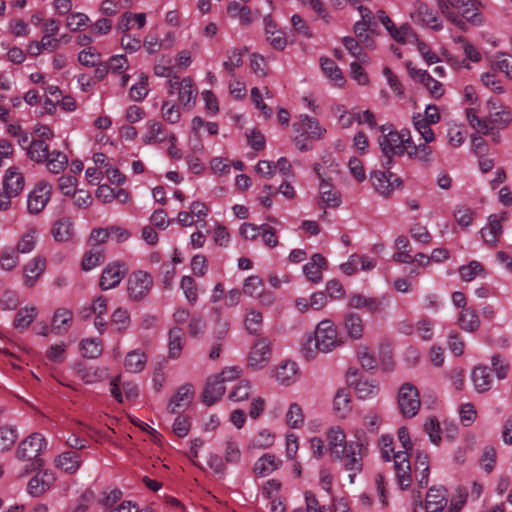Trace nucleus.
Returning <instances> with one entry per match:
<instances>
[{
	"mask_svg": "<svg viewBox=\"0 0 512 512\" xmlns=\"http://www.w3.org/2000/svg\"><path fill=\"white\" fill-rule=\"evenodd\" d=\"M409 261H401L403 264L402 271L404 274L408 276H416L420 274V270L425 268L430 264V259L427 258V260L424 262L422 260H419L417 258H409Z\"/></svg>",
	"mask_w": 512,
	"mask_h": 512,
	"instance_id": "63",
	"label": "nucleus"
},
{
	"mask_svg": "<svg viewBox=\"0 0 512 512\" xmlns=\"http://www.w3.org/2000/svg\"><path fill=\"white\" fill-rule=\"evenodd\" d=\"M128 268L124 262L116 261L108 265L100 278L99 286L101 290L106 291L115 288L126 276Z\"/></svg>",
	"mask_w": 512,
	"mask_h": 512,
	"instance_id": "10",
	"label": "nucleus"
},
{
	"mask_svg": "<svg viewBox=\"0 0 512 512\" xmlns=\"http://www.w3.org/2000/svg\"><path fill=\"white\" fill-rule=\"evenodd\" d=\"M152 285L153 279L148 273L143 271L132 273L128 279L129 297L134 301L143 299L147 296Z\"/></svg>",
	"mask_w": 512,
	"mask_h": 512,
	"instance_id": "6",
	"label": "nucleus"
},
{
	"mask_svg": "<svg viewBox=\"0 0 512 512\" xmlns=\"http://www.w3.org/2000/svg\"><path fill=\"white\" fill-rule=\"evenodd\" d=\"M321 68L323 73L329 77L336 86L341 87L345 83V79L341 70L336 63L329 58H321Z\"/></svg>",
	"mask_w": 512,
	"mask_h": 512,
	"instance_id": "41",
	"label": "nucleus"
},
{
	"mask_svg": "<svg viewBox=\"0 0 512 512\" xmlns=\"http://www.w3.org/2000/svg\"><path fill=\"white\" fill-rule=\"evenodd\" d=\"M384 298L367 297L360 293H352L348 298V306L353 309H365L373 314L383 310Z\"/></svg>",
	"mask_w": 512,
	"mask_h": 512,
	"instance_id": "14",
	"label": "nucleus"
},
{
	"mask_svg": "<svg viewBox=\"0 0 512 512\" xmlns=\"http://www.w3.org/2000/svg\"><path fill=\"white\" fill-rule=\"evenodd\" d=\"M271 343L267 338L258 339L251 347L248 366L254 370L262 369L271 356Z\"/></svg>",
	"mask_w": 512,
	"mask_h": 512,
	"instance_id": "9",
	"label": "nucleus"
},
{
	"mask_svg": "<svg viewBox=\"0 0 512 512\" xmlns=\"http://www.w3.org/2000/svg\"><path fill=\"white\" fill-rule=\"evenodd\" d=\"M224 393L223 383L216 376L209 377L202 393L203 402L210 406L218 401Z\"/></svg>",
	"mask_w": 512,
	"mask_h": 512,
	"instance_id": "24",
	"label": "nucleus"
},
{
	"mask_svg": "<svg viewBox=\"0 0 512 512\" xmlns=\"http://www.w3.org/2000/svg\"><path fill=\"white\" fill-rule=\"evenodd\" d=\"M506 213L502 214V217L497 215H490L488 218V224L483 227L480 231L481 237L484 242L489 246H494L499 240L502 234V220L506 219Z\"/></svg>",
	"mask_w": 512,
	"mask_h": 512,
	"instance_id": "16",
	"label": "nucleus"
},
{
	"mask_svg": "<svg viewBox=\"0 0 512 512\" xmlns=\"http://www.w3.org/2000/svg\"><path fill=\"white\" fill-rule=\"evenodd\" d=\"M487 105L489 107V116L482 119L486 126H491L492 130L506 128L511 122L510 113L506 110L496 111V102L492 100H489Z\"/></svg>",
	"mask_w": 512,
	"mask_h": 512,
	"instance_id": "18",
	"label": "nucleus"
},
{
	"mask_svg": "<svg viewBox=\"0 0 512 512\" xmlns=\"http://www.w3.org/2000/svg\"><path fill=\"white\" fill-rule=\"evenodd\" d=\"M428 143L415 145L411 140L407 145V155L410 158L418 159L421 162L429 163L432 160V149Z\"/></svg>",
	"mask_w": 512,
	"mask_h": 512,
	"instance_id": "42",
	"label": "nucleus"
},
{
	"mask_svg": "<svg viewBox=\"0 0 512 512\" xmlns=\"http://www.w3.org/2000/svg\"><path fill=\"white\" fill-rule=\"evenodd\" d=\"M375 28L362 22H356L353 26V32L356 39L361 42L365 48L373 49L375 42L373 39Z\"/></svg>",
	"mask_w": 512,
	"mask_h": 512,
	"instance_id": "37",
	"label": "nucleus"
},
{
	"mask_svg": "<svg viewBox=\"0 0 512 512\" xmlns=\"http://www.w3.org/2000/svg\"><path fill=\"white\" fill-rule=\"evenodd\" d=\"M56 467L67 473H75L81 464L80 455L76 451L63 452L55 458Z\"/></svg>",
	"mask_w": 512,
	"mask_h": 512,
	"instance_id": "30",
	"label": "nucleus"
},
{
	"mask_svg": "<svg viewBox=\"0 0 512 512\" xmlns=\"http://www.w3.org/2000/svg\"><path fill=\"white\" fill-rule=\"evenodd\" d=\"M227 13L231 18L239 19L241 24H249L252 21L251 10L245 5L232 1L227 6Z\"/></svg>",
	"mask_w": 512,
	"mask_h": 512,
	"instance_id": "45",
	"label": "nucleus"
},
{
	"mask_svg": "<svg viewBox=\"0 0 512 512\" xmlns=\"http://www.w3.org/2000/svg\"><path fill=\"white\" fill-rule=\"evenodd\" d=\"M342 43L353 57L363 63L367 61V54L363 51L359 40L351 36H345L342 39Z\"/></svg>",
	"mask_w": 512,
	"mask_h": 512,
	"instance_id": "51",
	"label": "nucleus"
},
{
	"mask_svg": "<svg viewBox=\"0 0 512 512\" xmlns=\"http://www.w3.org/2000/svg\"><path fill=\"white\" fill-rule=\"evenodd\" d=\"M297 372V364L292 361H286L277 367L276 379L280 384L288 386L295 382Z\"/></svg>",
	"mask_w": 512,
	"mask_h": 512,
	"instance_id": "35",
	"label": "nucleus"
},
{
	"mask_svg": "<svg viewBox=\"0 0 512 512\" xmlns=\"http://www.w3.org/2000/svg\"><path fill=\"white\" fill-rule=\"evenodd\" d=\"M37 229L36 227H29L23 234L17 245V250L20 253H30L36 244Z\"/></svg>",
	"mask_w": 512,
	"mask_h": 512,
	"instance_id": "53",
	"label": "nucleus"
},
{
	"mask_svg": "<svg viewBox=\"0 0 512 512\" xmlns=\"http://www.w3.org/2000/svg\"><path fill=\"white\" fill-rule=\"evenodd\" d=\"M193 395L194 392L191 385L181 386L177 390L176 394L171 398L167 407L168 411L171 414H176L185 410L192 402Z\"/></svg>",
	"mask_w": 512,
	"mask_h": 512,
	"instance_id": "17",
	"label": "nucleus"
},
{
	"mask_svg": "<svg viewBox=\"0 0 512 512\" xmlns=\"http://www.w3.org/2000/svg\"><path fill=\"white\" fill-rule=\"evenodd\" d=\"M493 67L512 79V55L498 53L494 58Z\"/></svg>",
	"mask_w": 512,
	"mask_h": 512,
	"instance_id": "62",
	"label": "nucleus"
},
{
	"mask_svg": "<svg viewBox=\"0 0 512 512\" xmlns=\"http://www.w3.org/2000/svg\"><path fill=\"white\" fill-rule=\"evenodd\" d=\"M45 268V258H31L27 261L23 266L24 284L28 287L34 286Z\"/></svg>",
	"mask_w": 512,
	"mask_h": 512,
	"instance_id": "21",
	"label": "nucleus"
},
{
	"mask_svg": "<svg viewBox=\"0 0 512 512\" xmlns=\"http://www.w3.org/2000/svg\"><path fill=\"white\" fill-rule=\"evenodd\" d=\"M343 344L338 337L336 325L329 319L322 320L317 325L314 336L310 337L303 347L307 359L315 357L316 352L328 353Z\"/></svg>",
	"mask_w": 512,
	"mask_h": 512,
	"instance_id": "2",
	"label": "nucleus"
},
{
	"mask_svg": "<svg viewBox=\"0 0 512 512\" xmlns=\"http://www.w3.org/2000/svg\"><path fill=\"white\" fill-rule=\"evenodd\" d=\"M52 186L45 181H40L30 192L27 208L31 214L40 213L51 198Z\"/></svg>",
	"mask_w": 512,
	"mask_h": 512,
	"instance_id": "7",
	"label": "nucleus"
},
{
	"mask_svg": "<svg viewBox=\"0 0 512 512\" xmlns=\"http://www.w3.org/2000/svg\"><path fill=\"white\" fill-rule=\"evenodd\" d=\"M76 373L81 380L88 384L100 381L104 377L102 370L92 366L79 365Z\"/></svg>",
	"mask_w": 512,
	"mask_h": 512,
	"instance_id": "50",
	"label": "nucleus"
},
{
	"mask_svg": "<svg viewBox=\"0 0 512 512\" xmlns=\"http://www.w3.org/2000/svg\"><path fill=\"white\" fill-rule=\"evenodd\" d=\"M263 324V316L262 313L255 310L250 309L247 311L245 317V328L246 330L252 334L257 335L260 333Z\"/></svg>",
	"mask_w": 512,
	"mask_h": 512,
	"instance_id": "49",
	"label": "nucleus"
},
{
	"mask_svg": "<svg viewBox=\"0 0 512 512\" xmlns=\"http://www.w3.org/2000/svg\"><path fill=\"white\" fill-rule=\"evenodd\" d=\"M129 94L134 101H142L148 94V76L141 74L138 83L130 88Z\"/></svg>",
	"mask_w": 512,
	"mask_h": 512,
	"instance_id": "61",
	"label": "nucleus"
},
{
	"mask_svg": "<svg viewBox=\"0 0 512 512\" xmlns=\"http://www.w3.org/2000/svg\"><path fill=\"white\" fill-rule=\"evenodd\" d=\"M447 504L446 489L430 488L426 496V511L427 512H441Z\"/></svg>",
	"mask_w": 512,
	"mask_h": 512,
	"instance_id": "29",
	"label": "nucleus"
},
{
	"mask_svg": "<svg viewBox=\"0 0 512 512\" xmlns=\"http://www.w3.org/2000/svg\"><path fill=\"white\" fill-rule=\"evenodd\" d=\"M363 444L359 442H350L348 449L344 453V457L340 460H344V466L346 470L353 471L354 474L362 470V457L361 451Z\"/></svg>",
	"mask_w": 512,
	"mask_h": 512,
	"instance_id": "20",
	"label": "nucleus"
},
{
	"mask_svg": "<svg viewBox=\"0 0 512 512\" xmlns=\"http://www.w3.org/2000/svg\"><path fill=\"white\" fill-rule=\"evenodd\" d=\"M282 465V461L275 455L266 453L261 456L254 464L253 471L259 477H265Z\"/></svg>",
	"mask_w": 512,
	"mask_h": 512,
	"instance_id": "26",
	"label": "nucleus"
},
{
	"mask_svg": "<svg viewBox=\"0 0 512 512\" xmlns=\"http://www.w3.org/2000/svg\"><path fill=\"white\" fill-rule=\"evenodd\" d=\"M467 121L469 125L478 133L491 136L493 143L497 144L501 140V135L498 129H493L491 126H486L482 118L478 117L474 109L466 110Z\"/></svg>",
	"mask_w": 512,
	"mask_h": 512,
	"instance_id": "22",
	"label": "nucleus"
},
{
	"mask_svg": "<svg viewBox=\"0 0 512 512\" xmlns=\"http://www.w3.org/2000/svg\"><path fill=\"white\" fill-rule=\"evenodd\" d=\"M185 345V333L180 327H172L168 332V356L177 359Z\"/></svg>",
	"mask_w": 512,
	"mask_h": 512,
	"instance_id": "28",
	"label": "nucleus"
},
{
	"mask_svg": "<svg viewBox=\"0 0 512 512\" xmlns=\"http://www.w3.org/2000/svg\"><path fill=\"white\" fill-rule=\"evenodd\" d=\"M111 323L116 326L118 332L125 331L130 323L128 311L121 307L117 308L111 316Z\"/></svg>",
	"mask_w": 512,
	"mask_h": 512,
	"instance_id": "64",
	"label": "nucleus"
},
{
	"mask_svg": "<svg viewBox=\"0 0 512 512\" xmlns=\"http://www.w3.org/2000/svg\"><path fill=\"white\" fill-rule=\"evenodd\" d=\"M438 7L441 14L462 31L467 30L468 24H482L476 0H438Z\"/></svg>",
	"mask_w": 512,
	"mask_h": 512,
	"instance_id": "1",
	"label": "nucleus"
},
{
	"mask_svg": "<svg viewBox=\"0 0 512 512\" xmlns=\"http://www.w3.org/2000/svg\"><path fill=\"white\" fill-rule=\"evenodd\" d=\"M397 405L400 413L406 418L417 415L420 406L419 391L411 383H404L398 390Z\"/></svg>",
	"mask_w": 512,
	"mask_h": 512,
	"instance_id": "5",
	"label": "nucleus"
},
{
	"mask_svg": "<svg viewBox=\"0 0 512 512\" xmlns=\"http://www.w3.org/2000/svg\"><path fill=\"white\" fill-rule=\"evenodd\" d=\"M49 152V147L43 140L33 139L28 145V157L36 163L45 162Z\"/></svg>",
	"mask_w": 512,
	"mask_h": 512,
	"instance_id": "40",
	"label": "nucleus"
},
{
	"mask_svg": "<svg viewBox=\"0 0 512 512\" xmlns=\"http://www.w3.org/2000/svg\"><path fill=\"white\" fill-rule=\"evenodd\" d=\"M46 445V440L40 433H32L19 443L17 458L29 462L27 470L39 469L43 466V460L39 456Z\"/></svg>",
	"mask_w": 512,
	"mask_h": 512,
	"instance_id": "4",
	"label": "nucleus"
},
{
	"mask_svg": "<svg viewBox=\"0 0 512 512\" xmlns=\"http://www.w3.org/2000/svg\"><path fill=\"white\" fill-rule=\"evenodd\" d=\"M411 17L414 21L421 22L435 31H439L443 27L436 12L421 0L415 1Z\"/></svg>",
	"mask_w": 512,
	"mask_h": 512,
	"instance_id": "13",
	"label": "nucleus"
},
{
	"mask_svg": "<svg viewBox=\"0 0 512 512\" xmlns=\"http://www.w3.org/2000/svg\"><path fill=\"white\" fill-rule=\"evenodd\" d=\"M389 34L395 41L401 44H405L413 39H416V34L407 24L401 25L399 28L394 25L393 28L389 31Z\"/></svg>",
	"mask_w": 512,
	"mask_h": 512,
	"instance_id": "56",
	"label": "nucleus"
},
{
	"mask_svg": "<svg viewBox=\"0 0 512 512\" xmlns=\"http://www.w3.org/2000/svg\"><path fill=\"white\" fill-rule=\"evenodd\" d=\"M382 135L379 137V145L383 154L382 167L390 168L392 158L396 155L407 153L408 142L411 141L409 132L389 131L385 134V127H381Z\"/></svg>",
	"mask_w": 512,
	"mask_h": 512,
	"instance_id": "3",
	"label": "nucleus"
},
{
	"mask_svg": "<svg viewBox=\"0 0 512 512\" xmlns=\"http://www.w3.org/2000/svg\"><path fill=\"white\" fill-rule=\"evenodd\" d=\"M393 460L397 482L400 489H409L412 483V476L408 453L406 451H398L393 455Z\"/></svg>",
	"mask_w": 512,
	"mask_h": 512,
	"instance_id": "12",
	"label": "nucleus"
},
{
	"mask_svg": "<svg viewBox=\"0 0 512 512\" xmlns=\"http://www.w3.org/2000/svg\"><path fill=\"white\" fill-rule=\"evenodd\" d=\"M386 171H374L371 174V182L375 190L384 196L390 195L401 184L400 178L385 168Z\"/></svg>",
	"mask_w": 512,
	"mask_h": 512,
	"instance_id": "8",
	"label": "nucleus"
},
{
	"mask_svg": "<svg viewBox=\"0 0 512 512\" xmlns=\"http://www.w3.org/2000/svg\"><path fill=\"white\" fill-rule=\"evenodd\" d=\"M327 258H310V261L303 266V273L312 283L322 281V273L327 270Z\"/></svg>",
	"mask_w": 512,
	"mask_h": 512,
	"instance_id": "25",
	"label": "nucleus"
},
{
	"mask_svg": "<svg viewBox=\"0 0 512 512\" xmlns=\"http://www.w3.org/2000/svg\"><path fill=\"white\" fill-rule=\"evenodd\" d=\"M472 381L477 392L483 393L491 388L492 376L487 366H477L472 371Z\"/></svg>",
	"mask_w": 512,
	"mask_h": 512,
	"instance_id": "32",
	"label": "nucleus"
},
{
	"mask_svg": "<svg viewBox=\"0 0 512 512\" xmlns=\"http://www.w3.org/2000/svg\"><path fill=\"white\" fill-rule=\"evenodd\" d=\"M413 124L415 129L420 133L426 143H430L434 140L435 136L433 130L430 127L431 123L426 121L425 118H422L420 114L413 117Z\"/></svg>",
	"mask_w": 512,
	"mask_h": 512,
	"instance_id": "59",
	"label": "nucleus"
},
{
	"mask_svg": "<svg viewBox=\"0 0 512 512\" xmlns=\"http://www.w3.org/2000/svg\"><path fill=\"white\" fill-rule=\"evenodd\" d=\"M294 127H298L297 131H301L302 134H307V138L316 140L321 139L326 132L315 118L308 115H301L300 122L295 123Z\"/></svg>",
	"mask_w": 512,
	"mask_h": 512,
	"instance_id": "23",
	"label": "nucleus"
},
{
	"mask_svg": "<svg viewBox=\"0 0 512 512\" xmlns=\"http://www.w3.org/2000/svg\"><path fill=\"white\" fill-rule=\"evenodd\" d=\"M38 315L35 306H25L18 310L14 319V327L18 330H26Z\"/></svg>",
	"mask_w": 512,
	"mask_h": 512,
	"instance_id": "36",
	"label": "nucleus"
},
{
	"mask_svg": "<svg viewBox=\"0 0 512 512\" xmlns=\"http://www.w3.org/2000/svg\"><path fill=\"white\" fill-rule=\"evenodd\" d=\"M47 169L54 174H58L65 170L68 165V157L66 154L54 150L49 152V157L45 160Z\"/></svg>",
	"mask_w": 512,
	"mask_h": 512,
	"instance_id": "44",
	"label": "nucleus"
},
{
	"mask_svg": "<svg viewBox=\"0 0 512 512\" xmlns=\"http://www.w3.org/2000/svg\"><path fill=\"white\" fill-rule=\"evenodd\" d=\"M72 222L69 218L57 220L52 228V235L56 241H67L71 236Z\"/></svg>",
	"mask_w": 512,
	"mask_h": 512,
	"instance_id": "48",
	"label": "nucleus"
},
{
	"mask_svg": "<svg viewBox=\"0 0 512 512\" xmlns=\"http://www.w3.org/2000/svg\"><path fill=\"white\" fill-rule=\"evenodd\" d=\"M101 53L94 47L89 46L78 54V61L86 67H93L101 61Z\"/></svg>",
	"mask_w": 512,
	"mask_h": 512,
	"instance_id": "60",
	"label": "nucleus"
},
{
	"mask_svg": "<svg viewBox=\"0 0 512 512\" xmlns=\"http://www.w3.org/2000/svg\"><path fill=\"white\" fill-rule=\"evenodd\" d=\"M24 187V177L15 167H10L4 177L3 190L8 194L17 196Z\"/></svg>",
	"mask_w": 512,
	"mask_h": 512,
	"instance_id": "27",
	"label": "nucleus"
},
{
	"mask_svg": "<svg viewBox=\"0 0 512 512\" xmlns=\"http://www.w3.org/2000/svg\"><path fill=\"white\" fill-rule=\"evenodd\" d=\"M344 328L352 339L362 338L364 325L361 316L355 312H348L344 317Z\"/></svg>",
	"mask_w": 512,
	"mask_h": 512,
	"instance_id": "31",
	"label": "nucleus"
},
{
	"mask_svg": "<svg viewBox=\"0 0 512 512\" xmlns=\"http://www.w3.org/2000/svg\"><path fill=\"white\" fill-rule=\"evenodd\" d=\"M180 288L182 289L188 303L190 305H194L198 299L197 285L195 280L190 276L182 277Z\"/></svg>",
	"mask_w": 512,
	"mask_h": 512,
	"instance_id": "55",
	"label": "nucleus"
},
{
	"mask_svg": "<svg viewBox=\"0 0 512 512\" xmlns=\"http://www.w3.org/2000/svg\"><path fill=\"white\" fill-rule=\"evenodd\" d=\"M408 71L411 78L422 83L433 97L439 98L443 95L444 89L442 84L435 80L426 70L408 67Z\"/></svg>",
	"mask_w": 512,
	"mask_h": 512,
	"instance_id": "15",
	"label": "nucleus"
},
{
	"mask_svg": "<svg viewBox=\"0 0 512 512\" xmlns=\"http://www.w3.org/2000/svg\"><path fill=\"white\" fill-rule=\"evenodd\" d=\"M167 138V134L165 133L163 126L160 122H148V132L144 137V142L146 144L160 143L165 141Z\"/></svg>",
	"mask_w": 512,
	"mask_h": 512,
	"instance_id": "47",
	"label": "nucleus"
},
{
	"mask_svg": "<svg viewBox=\"0 0 512 512\" xmlns=\"http://www.w3.org/2000/svg\"><path fill=\"white\" fill-rule=\"evenodd\" d=\"M80 349L84 357L91 359L97 358L102 353L101 341L95 338L82 340Z\"/></svg>",
	"mask_w": 512,
	"mask_h": 512,
	"instance_id": "54",
	"label": "nucleus"
},
{
	"mask_svg": "<svg viewBox=\"0 0 512 512\" xmlns=\"http://www.w3.org/2000/svg\"><path fill=\"white\" fill-rule=\"evenodd\" d=\"M327 440L331 454L334 455L336 459L344 457V453L348 449L349 443L346 442V436L343 430L338 426L332 427L328 432Z\"/></svg>",
	"mask_w": 512,
	"mask_h": 512,
	"instance_id": "19",
	"label": "nucleus"
},
{
	"mask_svg": "<svg viewBox=\"0 0 512 512\" xmlns=\"http://www.w3.org/2000/svg\"><path fill=\"white\" fill-rule=\"evenodd\" d=\"M304 415L302 408L297 403H292L286 413V423L289 427L296 429L302 426Z\"/></svg>",
	"mask_w": 512,
	"mask_h": 512,
	"instance_id": "58",
	"label": "nucleus"
},
{
	"mask_svg": "<svg viewBox=\"0 0 512 512\" xmlns=\"http://www.w3.org/2000/svg\"><path fill=\"white\" fill-rule=\"evenodd\" d=\"M461 278L464 281H472L475 277L484 274L485 270L483 265L478 261H471L468 265H463L459 268Z\"/></svg>",
	"mask_w": 512,
	"mask_h": 512,
	"instance_id": "57",
	"label": "nucleus"
},
{
	"mask_svg": "<svg viewBox=\"0 0 512 512\" xmlns=\"http://www.w3.org/2000/svg\"><path fill=\"white\" fill-rule=\"evenodd\" d=\"M197 92L189 77H185L179 84V101L185 106L191 108L195 103Z\"/></svg>",
	"mask_w": 512,
	"mask_h": 512,
	"instance_id": "39",
	"label": "nucleus"
},
{
	"mask_svg": "<svg viewBox=\"0 0 512 512\" xmlns=\"http://www.w3.org/2000/svg\"><path fill=\"white\" fill-rule=\"evenodd\" d=\"M147 363V356L140 349L132 350L125 357L124 366L131 373L141 372Z\"/></svg>",
	"mask_w": 512,
	"mask_h": 512,
	"instance_id": "34",
	"label": "nucleus"
},
{
	"mask_svg": "<svg viewBox=\"0 0 512 512\" xmlns=\"http://www.w3.org/2000/svg\"><path fill=\"white\" fill-rule=\"evenodd\" d=\"M376 266L374 258H352L340 265L341 271L347 276L355 274L359 267L363 271H370Z\"/></svg>",
	"mask_w": 512,
	"mask_h": 512,
	"instance_id": "33",
	"label": "nucleus"
},
{
	"mask_svg": "<svg viewBox=\"0 0 512 512\" xmlns=\"http://www.w3.org/2000/svg\"><path fill=\"white\" fill-rule=\"evenodd\" d=\"M226 55L227 59L223 62V68L230 77H234L235 69L243 64L242 53L238 49H231L227 50Z\"/></svg>",
	"mask_w": 512,
	"mask_h": 512,
	"instance_id": "52",
	"label": "nucleus"
},
{
	"mask_svg": "<svg viewBox=\"0 0 512 512\" xmlns=\"http://www.w3.org/2000/svg\"><path fill=\"white\" fill-rule=\"evenodd\" d=\"M460 327L468 332L476 331L480 326V319L472 308H464L459 316Z\"/></svg>",
	"mask_w": 512,
	"mask_h": 512,
	"instance_id": "43",
	"label": "nucleus"
},
{
	"mask_svg": "<svg viewBox=\"0 0 512 512\" xmlns=\"http://www.w3.org/2000/svg\"><path fill=\"white\" fill-rule=\"evenodd\" d=\"M333 407L340 418H345L352 409L350 393L347 389H339L334 397Z\"/></svg>",
	"mask_w": 512,
	"mask_h": 512,
	"instance_id": "38",
	"label": "nucleus"
},
{
	"mask_svg": "<svg viewBox=\"0 0 512 512\" xmlns=\"http://www.w3.org/2000/svg\"><path fill=\"white\" fill-rule=\"evenodd\" d=\"M313 170L320 180L319 193L321 202L330 207H338L341 204L340 193L325 178L322 173V166L320 164H315Z\"/></svg>",
	"mask_w": 512,
	"mask_h": 512,
	"instance_id": "11",
	"label": "nucleus"
},
{
	"mask_svg": "<svg viewBox=\"0 0 512 512\" xmlns=\"http://www.w3.org/2000/svg\"><path fill=\"white\" fill-rule=\"evenodd\" d=\"M73 319V313L67 308H58L52 319V329L56 330L57 333H61L67 329Z\"/></svg>",
	"mask_w": 512,
	"mask_h": 512,
	"instance_id": "46",
	"label": "nucleus"
}]
</instances>
